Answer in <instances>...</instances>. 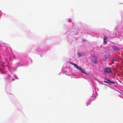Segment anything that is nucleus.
Returning a JSON list of instances; mask_svg holds the SVG:
<instances>
[{
	"label": "nucleus",
	"mask_w": 123,
	"mask_h": 123,
	"mask_svg": "<svg viewBox=\"0 0 123 123\" xmlns=\"http://www.w3.org/2000/svg\"><path fill=\"white\" fill-rule=\"evenodd\" d=\"M12 80L13 81V80H14V78H12Z\"/></svg>",
	"instance_id": "obj_12"
},
{
	"label": "nucleus",
	"mask_w": 123,
	"mask_h": 123,
	"mask_svg": "<svg viewBox=\"0 0 123 123\" xmlns=\"http://www.w3.org/2000/svg\"><path fill=\"white\" fill-rule=\"evenodd\" d=\"M80 71L84 74H85L86 75L87 74V73H86L85 71H84V70H83L82 69Z\"/></svg>",
	"instance_id": "obj_8"
},
{
	"label": "nucleus",
	"mask_w": 123,
	"mask_h": 123,
	"mask_svg": "<svg viewBox=\"0 0 123 123\" xmlns=\"http://www.w3.org/2000/svg\"><path fill=\"white\" fill-rule=\"evenodd\" d=\"M105 57L106 59L110 57V55L108 53H107L105 55Z\"/></svg>",
	"instance_id": "obj_5"
},
{
	"label": "nucleus",
	"mask_w": 123,
	"mask_h": 123,
	"mask_svg": "<svg viewBox=\"0 0 123 123\" xmlns=\"http://www.w3.org/2000/svg\"><path fill=\"white\" fill-rule=\"evenodd\" d=\"M92 62L95 63H96L97 62V59L95 56H93L92 58Z\"/></svg>",
	"instance_id": "obj_3"
},
{
	"label": "nucleus",
	"mask_w": 123,
	"mask_h": 123,
	"mask_svg": "<svg viewBox=\"0 0 123 123\" xmlns=\"http://www.w3.org/2000/svg\"><path fill=\"white\" fill-rule=\"evenodd\" d=\"M107 37H105L104 38V40H107Z\"/></svg>",
	"instance_id": "obj_11"
},
{
	"label": "nucleus",
	"mask_w": 123,
	"mask_h": 123,
	"mask_svg": "<svg viewBox=\"0 0 123 123\" xmlns=\"http://www.w3.org/2000/svg\"><path fill=\"white\" fill-rule=\"evenodd\" d=\"M106 79L107 81L109 82L110 84V83H111L112 84H115V83L114 82L111 81V80H110L107 79Z\"/></svg>",
	"instance_id": "obj_7"
},
{
	"label": "nucleus",
	"mask_w": 123,
	"mask_h": 123,
	"mask_svg": "<svg viewBox=\"0 0 123 123\" xmlns=\"http://www.w3.org/2000/svg\"><path fill=\"white\" fill-rule=\"evenodd\" d=\"M104 71L105 73H110L112 71L110 68H105V69Z\"/></svg>",
	"instance_id": "obj_2"
},
{
	"label": "nucleus",
	"mask_w": 123,
	"mask_h": 123,
	"mask_svg": "<svg viewBox=\"0 0 123 123\" xmlns=\"http://www.w3.org/2000/svg\"><path fill=\"white\" fill-rule=\"evenodd\" d=\"M104 82H105V83H108V84H110L109 82L108 81H106L105 80H104Z\"/></svg>",
	"instance_id": "obj_10"
},
{
	"label": "nucleus",
	"mask_w": 123,
	"mask_h": 123,
	"mask_svg": "<svg viewBox=\"0 0 123 123\" xmlns=\"http://www.w3.org/2000/svg\"><path fill=\"white\" fill-rule=\"evenodd\" d=\"M112 48L113 49L116 50H117L119 49L118 47L114 46H112Z\"/></svg>",
	"instance_id": "obj_6"
},
{
	"label": "nucleus",
	"mask_w": 123,
	"mask_h": 123,
	"mask_svg": "<svg viewBox=\"0 0 123 123\" xmlns=\"http://www.w3.org/2000/svg\"><path fill=\"white\" fill-rule=\"evenodd\" d=\"M78 55H79V56L80 57L84 55H85V54L83 52H79L78 53Z\"/></svg>",
	"instance_id": "obj_4"
},
{
	"label": "nucleus",
	"mask_w": 123,
	"mask_h": 123,
	"mask_svg": "<svg viewBox=\"0 0 123 123\" xmlns=\"http://www.w3.org/2000/svg\"><path fill=\"white\" fill-rule=\"evenodd\" d=\"M103 42L104 44H106L107 43V42L106 41V40H103Z\"/></svg>",
	"instance_id": "obj_9"
},
{
	"label": "nucleus",
	"mask_w": 123,
	"mask_h": 123,
	"mask_svg": "<svg viewBox=\"0 0 123 123\" xmlns=\"http://www.w3.org/2000/svg\"><path fill=\"white\" fill-rule=\"evenodd\" d=\"M70 63L71 64L74 65L77 69H79L80 71L82 70V68H81L79 66H78L76 64L71 62H70Z\"/></svg>",
	"instance_id": "obj_1"
}]
</instances>
